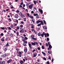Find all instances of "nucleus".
Segmentation results:
<instances>
[{
	"instance_id": "obj_1",
	"label": "nucleus",
	"mask_w": 64,
	"mask_h": 64,
	"mask_svg": "<svg viewBox=\"0 0 64 64\" xmlns=\"http://www.w3.org/2000/svg\"><path fill=\"white\" fill-rule=\"evenodd\" d=\"M20 15L21 17H22V18H23L25 17V14H22V12H20Z\"/></svg>"
},
{
	"instance_id": "obj_2",
	"label": "nucleus",
	"mask_w": 64,
	"mask_h": 64,
	"mask_svg": "<svg viewBox=\"0 0 64 64\" xmlns=\"http://www.w3.org/2000/svg\"><path fill=\"white\" fill-rule=\"evenodd\" d=\"M7 56V54H4L2 55L1 56V57H2V58H4L5 57H6Z\"/></svg>"
},
{
	"instance_id": "obj_3",
	"label": "nucleus",
	"mask_w": 64,
	"mask_h": 64,
	"mask_svg": "<svg viewBox=\"0 0 64 64\" xmlns=\"http://www.w3.org/2000/svg\"><path fill=\"white\" fill-rule=\"evenodd\" d=\"M34 35H33L32 36H31V37H32V39H33L34 40H37V38H34Z\"/></svg>"
},
{
	"instance_id": "obj_4",
	"label": "nucleus",
	"mask_w": 64,
	"mask_h": 64,
	"mask_svg": "<svg viewBox=\"0 0 64 64\" xmlns=\"http://www.w3.org/2000/svg\"><path fill=\"white\" fill-rule=\"evenodd\" d=\"M37 55V53L35 52L33 54V57H36Z\"/></svg>"
},
{
	"instance_id": "obj_5",
	"label": "nucleus",
	"mask_w": 64,
	"mask_h": 64,
	"mask_svg": "<svg viewBox=\"0 0 64 64\" xmlns=\"http://www.w3.org/2000/svg\"><path fill=\"white\" fill-rule=\"evenodd\" d=\"M33 4H32L31 5H30L28 7L30 9H32V7H33Z\"/></svg>"
},
{
	"instance_id": "obj_6",
	"label": "nucleus",
	"mask_w": 64,
	"mask_h": 64,
	"mask_svg": "<svg viewBox=\"0 0 64 64\" xmlns=\"http://www.w3.org/2000/svg\"><path fill=\"white\" fill-rule=\"evenodd\" d=\"M14 17L15 18H16V19H17L19 17V16L17 14H15L14 16Z\"/></svg>"
},
{
	"instance_id": "obj_7",
	"label": "nucleus",
	"mask_w": 64,
	"mask_h": 64,
	"mask_svg": "<svg viewBox=\"0 0 64 64\" xmlns=\"http://www.w3.org/2000/svg\"><path fill=\"white\" fill-rule=\"evenodd\" d=\"M12 61V60L11 59H10L9 60H8L7 62H6L7 63H10Z\"/></svg>"
},
{
	"instance_id": "obj_8",
	"label": "nucleus",
	"mask_w": 64,
	"mask_h": 64,
	"mask_svg": "<svg viewBox=\"0 0 64 64\" xmlns=\"http://www.w3.org/2000/svg\"><path fill=\"white\" fill-rule=\"evenodd\" d=\"M39 11L40 12L41 14H43V10L40 8L38 9Z\"/></svg>"
},
{
	"instance_id": "obj_9",
	"label": "nucleus",
	"mask_w": 64,
	"mask_h": 64,
	"mask_svg": "<svg viewBox=\"0 0 64 64\" xmlns=\"http://www.w3.org/2000/svg\"><path fill=\"white\" fill-rule=\"evenodd\" d=\"M10 44V42H8L7 43V44L4 46V47H7V46H8L9 44Z\"/></svg>"
},
{
	"instance_id": "obj_10",
	"label": "nucleus",
	"mask_w": 64,
	"mask_h": 64,
	"mask_svg": "<svg viewBox=\"0 0 64 64\" xmlns=\"http://www.w3.org/2000/svg\"><path fill=\"white\" fill-rule=\"evenodd\" d=\"M28 46L29 47H30V48L31 49H32V48L31 47V46H32V45L31 44H29V43H28Z\"/></svg>"
},
{
	"instance_id": "obj_11",
	"label": "nucleus",
	"mask_w": 64,
	"mask_h": 64,
	"mask_svg": "<svg viewBox=\"0 0 64 64\" xmlns=\"http://www.w3.org/2000/svg\"><path fill=\"white\" fill-rule=\"evenodd\" d=\"M0 64H5V61H3L2 62H0Z\"/></svg>"
},
{
	"instance_id": "obj_12",
	"label": "nucleus",
	"mask_w": 64,
	"mask_h": 64,
	"mask_svg": "<svg viewBox=\"0 0 64 64\" xmlns=\"http://www.w3.org/2000/svg\"><path fill=\"white\" fill-rule=\"evenodd\" d=\"M33 2L34 3V4H35V5L36 4V3H37L38 2V1H35V0H33Z\"/></svg>"
},
{
	"instance_id": "obj_13",
	"label": "nucleus",
	"mask_w": 64,
	"mask_h": 64,
	"mask_svg": "<svg viewBox=\"0 0 64 64\" xmlns=\"http://www.w3.org/2000/svg\"><path fill=\"white\" fill-rule=\"evenodd\" d=\"M28 49L27 48H25L24 50V52L25 53H27V50Z\"/></svg>"
},
{
	"instance_id": "obj_14",
	"label": "nucleus",
	"mask_w": 64,
	"mask_h": 64,
	"mask_svg": "<svg viewBox=\"0 0 64 64\" xmlns=\"http://www.w3.org/2000/svg\"><path fill=\"white\" fill-rule=\"evenodd\" d=\"M40 24H41V25H43V24L44 23L43 22V20H40Z\"/></svg>"
},
{
	"instance_id": "obj_15",
	"label": "nucleus",
	"mask_w": 64,
	"mask_h": 64,
	"mask_svg": "<svg viewBox=\"0 0 64 64\" xmlns=\"http://www.w3.org/2000/svg\"><path fill=\"white\" fill-rule=\"evenodd\" d=\"M42 54H44V56H46V54L45 53L43 52H42Z\"/></svg>"
},
{
	"instance_id": "obj_16",
	"label": "nucleus",
	"mask_w": 64,
	"mask_h": 64,
	"mask_svg": "<svg viewBox=\"0 0 64 64\" xmlns=\"http://www.w3.org/2000/svg\"><path fill=\"white\" fill-rule=\"evenodd\" d=\"M43 28L44 29L46 30L47 29V28L46 26H44L43 27Z\"/></svg>"
},
{
	"instance_id": "obj_17",
	"label": "nucleus",
	"mask_w": 64,
	"mask_h": 64,
	"mask_svg": "<svg viewBox=\"0 0 64 64\" xmlns=\"http://www.w3.org/2000/svg\"><path fill=\"white\" fill-rule=\"evenodd\" d=\"M31 26H32L31 27V28H34V25H33L32 24H31Z\"/></svg>"
},
{
	"instance_id": "obj_18",
	"label": "nucleus",
	"mask_w": 64,
	"mask_h": 64,
	"mask_svg": "<svg viewBox=\"0 0 64 64\" xmlns=\"http://www.w3.org/2000/svg\"><path fill=\"white\" fill-rule=\"evenodd\" d=\"M22 41H23L24 43H26V44L27 43V41H26L25 40H22Z\"/></svg>"
},
{
	"instance_id": "obj_19",
	"label": "nucleus",
	"mask_w": 64,
	"mask_h": 64,
	"mask_svg": "<svg viewBox=\"0 0 64 64\" xmlns=\"http://www.w3.org/2000/svg\"><path fill=\"white\" fill-rule=\"evenodd\" d=\"M20 64H23V61L22 60H21L20 61Z\"/></svg>"
},
{
	"instance_id": "obj_20",
	"label": "nucleus",
	"mask_w": 64,
	"mask_h": 64,
	"mask_svg": "<svg viewBox=\"0 0 64 64\" xmlns=\"http://www.w3.org/2000/svg\"><path fill=\"white\" fill-rule=\"evenodd\" d=\"M49 48H50V49H51V48H52V46H51V44L49 45Z\"/></svg>"
},
{
	"instance_id": "obj_21",
	"label": "nucleus",
	"mask_w": 64,
	"mask_h": 64,
	"mask_svg": "<svg viewBox=\"0 0 64 64\" xmlns=\"http://www.w3.org/2000/svg\"><path fill=\"white\" fill-rule=\"evenodd\" d=\"M40 21H40L39 20H37L36 22V24H37V23H40Z\"/></svg>"
},
{
	"instance_id": "obj_22",
	"label": "nucleus",
	"mask_w": 64,
	"mask_h": 64,
	"mask_svg": "<svg viewBox=\"0 0 64 64\" xmlns=\"http://www.w3.org/2000/svg\"><path fill=\"white\" fill-rule=\"evenodd\" d=\"M32 21L33 23H35L34 22H35V19L32 18Z\"/></svg>"
},
{
	"instance_id": "obj_23",
	"label": "nucleus",
	"mask_w": 64,
	"mask_h": 64,
	"mask_svg": "<svg viewBox=\"0 0 64 64\" xmlns=\"http://www.w3.org/2000/svg\"><path fill=\"white\" fill-rule=\"evenodd\" d=\"M30 17L31 19H33V18H34V17H33V16H30Z\"/></svg>"
},
{
	"instance_id": "obj_24",
	"label": "nucleus",
	"mask_w": 64,
	"mask_h": 64,
	"mask_svg": "<svg viewBox=\"0 0 64 64\" xmlns=\"http://www.w3.org/2000/svg\"><path fill=\"white\" fill-rule=\"evenodd\" d=\"M42 49H45V48L44 47V45H43L42 46Z\"/></svg>"
},
{
	"instance_id": "obj_25",
	"label": "nucleus",
	"mask_w": 64,
	"mask_h": 64,
	"mask_svg": "<svg viewBox=\"0 0 64 64\" xmlns=\"http://www.w3.org/2000/svg\"><path fill=\"white\" fill-rule=\"evenodd\" d=\"M27 16H28V17H30V14H29L28 13H27Z\"/></svg>"
},
{
	"instance_id": "obj_26",
	"label": "nucleus",
	"mask_w": 64,
	"mask_h": 64,
	"mask_svg": "<svg viewBox=\"0 0 64 64\" xmlns=\"http://www.w3.org/2000/svg\"><path fill=\"white\" fill-rule=\"evenodd\" d=\"M32 45H33V46H35V43L34 42H32Z\"/></svg>"
},
{
	"instance_id": "obj_27",
	"label": "nucleus",
	"mask_w": 64,
	"mask_h": 64,
	"mask_svg": "<svg viewBox=\"0 0 64 64\" xmlns=\"http://www.w3.org/2000/svg\"><path fill=\"white\" fill-rule=\"evenodd\" d=\"M0 28H1L3 30H6V29H5V28H4V27H0Z\"/></svg>"
},
{
	"instance_id": "obj_28",
	"label": "nucleus",
	"mask_w": 64,
	"mask_h": 64,
	"mask_svg": "<svg viewBox=\"0 0 64 64\" xmlns=\"http://www.w3.org/2000/svg\"><path fill=\"white\" fill-rule=\"evenodd\" d=\"M33 15L34 16H37V15H38V14H33Z\"/></svg>"
},
{
	"instance_id": "obj_29",
	"label": "nucleus",
	"mask_w": 64,
	"mask_h": 64,
	"mask_svg": "<svg viewBox=\"0 0 64 64\" xmlns=\"http://www.w3.org/2000/svg\"><path fill=\"white\" fill-rule=\"evenodd\" d=\"M36 17L38 18H39V16L38 15V14L37 16H36Z\"/></svg>"
},
{
	"instance_id": "obj_30",
	"label": "nucleus",
	"mask_w": 64,
	"mask_h": 64,
	"mask_svg": "<svg viewBox=\"0 0 64 64\" xmlns=\"http://www.w3.org/2000/svg\"><path fill=\"white\" fill-rule=\"evenodd\" d=\"M10 35L11 37H13V34H10Z\"/></svg>"
},
{
	"instance_id": "obj_31",
	"label": "nucleus",
	"mask_w": 64,
	"mask_h": 64,
	"mask_svg": "<svg viewBox=\"0 0 64 64\" xmlns=\"http://www.w3.org/2000/svg\"><path fill=\"white\" fill-rule=\"evenodd\" d=\"M41 32H39L38 34V36H41Z\"/></svg>"
},
{
	"instance_id": "obj_32",
	"label": "nucleus",
	"mask_w": 64,
	"mask_h": 64,
	"mask_svg": "<svg viewBox=\"0 0 64 64\" xmlns=\"http://www.w3.org/2000/svg\"><path fill=\"white\" fill-rule=\"evenodd\" d=\"M48 59H50V60H51V57L50 56H48Z\"/></svg>"
},
{
	"instance_id": "obj_33",
	"label": "nucleus",
	"mask_w": 64,
	"mask_h": 64,
	"mask_svg": "<svg viewBox=\"0 0 64 64\" xmlns=\"http://www.w3.org/2000/svg\"><path fill=\"white\" fill-rule=\"evenodd\" d=\"M42 34L44 36H45L46 34V33H45L44 32H43L42 33Z\"/></svg>"
},
{
	"instance_id": "obj_34",
	"label": "nucleus",
	"mask_w": 64,
	"mask_h": 64,
	"mask_svg": "<svg viewBox=\"0 0 64 64\" xmlns=\"http://www.w3.org/2000/svg\"><path fill=\"white\" fill-rule=\"evenodd\" d=\"M34 43L35 44V45L36 44V45H38V42H34Z\"/></svg>"
},
{
	"instance_id": "obj_35",
	"label": "nucleus",
	"mask_w": 64,
	"mask_h": 64,
	"mask_svg": "<svg viewBox=\"0 0 64 64\" xmlns=\"http://www.w3.org/2000/svg\"><path fill=\"white\" fill-rule=\"evenodd\" d=\"M10 15L11 17H12V14L11 13H10Z\"/></svg>"
},
{
	"instance_id": "obj_36",
	"label": "nucleus",
	"mask_w": 64,
	"mask_h": 64,
	"mask_svg": "<svg viewBox=\"0 0 64 64\" xmlns=\"http://www.w3.org/2000/svg\"><path fill=\"white\" fill-rule=\"evenodd\" d=\"M20 28H23V25L21 24L20 25Z\"/></svg>"
},
{
	"instance_id": "obj_37",
	"label": "nucleus",
	"mask_w": 64,
	"mask_h": 64,
	"mask_svg": "<svg viewBox=\"0 0 64 64\" xmlns=\"http://www.w3.org/2000/svg\"><path fill=\"white\" fill-rule=\"evenodd\" d=\"M7 50V48H5L4 49V51H5V52H6V51Z\"/></svg>"
},
{
	"instance_id": "obj_38",
	"label": "nucleus",
	"mask_w": 64,
	"mask_h": 64,
	"mask_svg": "<svg viewBox=\"0 0 64 64\" xmlns=\"http://www.w3.org/2000/svg\"><path fill=\"white\" fill-rule=\"evenodd\" d=\"M16 34L17 36H19V32H17Z\"/></svg>"
},
{
	"instance_id": "obj_39",
	"label": "nucleus",
	"mask_w": 64,
	"mask_h": 64,
	"mask_svg": "<svg viewBox=\"0 0 64 64\" xmlns=\"http://www.w3.org/2000/svg\"><path fill=\"white\" fill-rule=\"evenodd\" d=\"M0 35L2 36H3L4 35V34L3 33H2L1 34H0Z\"/></svg>"
},
{
	"instance_id": "obj_40",
	"label": "nucleus",
	"mask_w": 64,
	"mask_h": 64,
	"mask_svg": "<svg viewBox=\"0 0 64 64\" xmlns=\"http://www.w3.org/2000/svg\"><path fill=\"white\" fill-rule=\"evenodd\" d=\"M18 53L20 55H21V54H22L21 52H18Z\"/></svg>"
},
{
	"instance_id": "obj_41",
	"label": "nucleus",
	"mask_w": 64,
	"mask_h": 64,
	"mask_svg": "<svg viewBox=\"0 0 64 64\" xmlns=\"http://www.w3.org/2000/svg\"><path fill=\"white\" fill-rule=\"evenodd\" d=\"M46 35H47V37H49V34L47 33L46 34Z\"/></svg>"
},
{
	"instance_id": "obj_42",
	"label": "nucleus",
	"mask_w": 64,
	"mask_h": 64,
	"mask_svg": "<svg viewBox=\"0 0 64 64\" xmlns=\"http://www.w3.org/2000/svg\"><path fill=\"white\" fill-rule=\"evenodd\" d=\"M1 40H4V38H1Z\"/></svg>"
},
{
	"instance_id": "obj_43",
	"label": "nucleus",
	"mask_w": 64,
	"mask_h": 64,
	"mask_svg": "<svg viewBox=\"0 0 64 64\" xmlns=\"http://www.w3.org/2000/svg\"><path fill=\"white\" fill-rule=\"evenodd\" d=\"M38 50H40V48L39 47H38Z\"/></svg>"
},
{
	"instance_id": "obj_44",
	"label": "nucleus",
	"mask_w": 64,
	"mask_h": 64,
	"mask_svg": "<svg viewBox=\"0 0 64 64\" xmlns=\"http://www.w3.org/2000/svg\"><path fill=\"white\" fill-rule=\"evenodd\" d=\"M40 36H42V37H44V35L42 34H41Z\"/></svg>"
},
{
	"instance_id": "obj_45",
	"label": "nucleus",
	"mask_w": 64,
	"mask_h": 64,
	"mask_svg": "<svg viewBox=\"0 0 64 64\" xmlns=\"http://www.w3.org/2000/svg\"><path fill=\"white\" fill-rule=\"evenodd\" d=\"M13 26H14L13 25H12L10 26V27L11 28H12L13 27Z\"/></svg>"
},
{
	"instance_id": "obj_46",
	"label": "nucleus",
	"mask_w": 64,
	"mask_h": 64,
	"mask_svg": "<svg viewBox=\"0 0 64 64\" xmlns=\"http://www.w3.org/2000/svg\"><path fill=\"white\" fill-rule=\"evenodd\" d=\"M23 45L24 46H26V44L25 43H23Z\"/></svg>"
},
{
	"instance_id": "obj_47",
	"label": "nucleus",
	"mask_w": 64,
	"mask_h": 64,
	"mask_svg": "<svg viewBox=\"0 0 64 64\" xmlns=\"http://www.w3.org/2000/svg\"><path fill=\"white\" fill-rule=\"evenodd\" d=\"M43 59H44V60H46V58L45 57H44L43 58Z\"/></svg>"
},
{
	"instance_id": "obj_48",
	"label": "nucleus",
	"mask_w": 64,
	"mask_h": 64,
	"mask_svg": "<svg viewBox=\"0 0 64 64\" xmlns=\"http://www.w3.org/2000/svg\"><path fill=\"white\" fill-rule=\"evenodd\" d=\"M30 53H31V52H28L27 53V54H30Z\"/></svg>"
},
{
	"instance_id": "obj_49",
	"label": "nucleus",
	"mask_w": 64,
	"mask_h": 64,
	"mask_svg": "<svg viewBox=\"0 0 64 64\" xmlns=\"http://www.w3.org/2000/svg\"><path fill=\"white\" fill-rule=\"evenodd\" d=\"M16 28L17 29H19L20 28L19 27V26H17L16 27Z\"/></svg>"
},
{
	"instance_id": "obj_50",
	"label": "nucleus",
	"mask_w": 64,
	"mask_h": 64,
	"mask_svg": "<svg viewBox=\"0 0 64 64\" xmlns=\"http://www.w3.org/2000/svg\"><path fill=\"white\" fill-rule=\"evenodd\" d=\"M41 24H40L38 25V26H41Z\"/></svg>"
},
{
	"instance_id": "obj_51",
	"label": "nucleus",
	"mask_w": 64,
	"mask_h": 64,
	"mask_svg": "<svg viewBox=\"0 0 64 64\" xmlns=\"http://www.w3.org/2000/svg\"><path fill=\"white\" fill-rule=\"evenodd\" d=\"M44 24H46V22L44 20Z\"/></svg>"
},
{
	"instance_id": "obj_52",
	"label": "nucleus",
	"mask_w": 64,
	"mask_h": 64,
	"mask_svg": "<svg viewBox=\"0 0 64 64\" xmlns=\"http://www.w3.org/2000/svg\"><path fill=\"white\" fill-rule=\"evenodd\" d=\"M16 13H19V10H17L16 11Z\"/></svg>"
},
{
	"instance_id": "obj_53",
	"label": "nucleus",
	"mask_w": 64,
	"mask_h": 64,
	"mask_svg": "<svg viewBox=\"0 0 64 64\" xmlns=\"http://www.w3.org/2000/svg\"><path fill=\"white\" fill-rule=\"evenodd\" d=\"M48 54H50V53H51V52H50V51H48Z\"/></svg>"
},
{
	"instance_id": "obj_54",
	"label": "nucleus",
	"mask_w": 64,
	"mask_h": 64,
	"mask_svg": "<svg viewBox=\"0 0 64 64\" xmlns=\"http://www.w3.org/2000/svg\"><path fill=\"white\" fill-rule=\"evenodd\" d=\"M46 47H48V44H46Z\"/></svg>"
},
{
	"instance_id": "obj_55",
	"label": "nucleus",
	"mask_w": 64,
	"mask_h": 64,
	"mask_svg": "<svg viewBox=\"0 0 64 64\" xmlns=\"http://www.w3.org/2000/svg\"><path fill=\"white\" fill-rule=\"evenodd\" d=\"M35 51H36V50H35V49L33 50H32V53H33V52H35Z\"/></svg>"
},
{
	"instance_id": "obj_56",
	"label": "nucleus",
	"mask_w": 64,
	"mask_h": 64,
	"mask_svg": "<svg viewBox=\"0 0 64 64\" xmlns=\"http://www.w3.org/2000/svg\"><path fill=\"white\" fill-rule=\"evenodd\" d=\"M9 20H10V21H12V20H11V18H10L8 19Z\"/></svg>"
},
{
	"instance_id": "obj_57",
	"label": "nucleus",
	"mask_w": 64,
	"mask_h": 64,
	"mask_svg": "<svg viewBox=\"0 0 64 64\" xmlns=\"http://www.w3.org/2000/svg\"><path fill=\"white\" fill-rule=\"evenodd\" d=\"M46 63L48 64H50V63L49 62V61L47 62Z\"/></svg>"
},
{
	"instance_id": "obj_58",
	"label": "nucleus",
	"mask_w": 64,
	"mask_h": 64,
	"mask_svg": "<svg viewBox=\"0 0 64 64\" xmlns=\"http://www.w3.org/2000/svg\"><path fill=\"white\" fill-rule=\"evenodd\" d=\"M20 5H23V2H21V3L20 4Z\"/></svg>"
},
{
	"instance_id": "obj_59",
	"label": "nucleus",
	"mask_w": 64,
	"mask_h": 64,
	"mask_svg": "<svg viewBox=\"0 0 64 64\" xmlns=\"http://www.w3.org/2000/svg\"><path fill=\"white\" fill-rule=\"evenodd\" d=\"M21 24H24V22L21 21Z\"/></svg>"
},
{
	"instance_id": "obj_60",
	"label": "nucleus",
	"mask_w": 64,
	"mask_h": 64,
	"mask_svg": "<svg viewBox=\"0 0 64 64\" xmlns=\"http://www.w3.org/2000/svg\"><path fill=\"white\" fill-rule=\"evenodd\" d=\"M9 30H12V28L10 27H9Z\"/></svg>"
},
{
	"instance_id": "obj_61",
	"label": "nucleus",
	"mask_w": 64,
	"mask_h": 64,
	"mask_svg": "<svg viewBox=\"0 0 64 64\" xmlns=\"http://www.w3.org/2000/svg\"><path fill=\"white\" fill-rule=\"evenodd\" d=\"M4 33H6L7 32V31H6V30H4Z\"/></svg>"
},
{
	"instance_id": "obj_62",
	"label": "nucleus",
	"mask_w": 64,
	"mask_h": 64,
	"mask_svg": "<svg viewBox=\"0 0 64 64\" xmlns=\"http://www.w3.org/2000/svg\"><path fill=\"white\" fill-rule=\"evenodd\" d=\"M25 40H27V39H28V38L26 37H25Z\"/></svg>"
},
{
	"instance_id": "obj_63",
	"label": "nucleus",
	"mask_w": 64,
	"mask_h": 64,
	"mask_svg": "<svg viewBox=\"0 0 64 64\" xmlns=\"http://www.w3.org/2000/svg\"><path fill=\"white\" fill-rule=\"evenodd\" d=\"M31 13L32 14H33V13H34V11H32L31 12Z\"/></svg>"
},
{
	"instance_id": "obj_64",
	"label": "nucleus",
	"mask_w": 64,
	"mask_h": 64,
	"mask_svg": "<svg viewBox=\"0 0 64 64\" xmlns=\"http://www.w3.org/2000/svg\"><path fill=\"white\" fill-rule=\"evenodd\" d=\"M12 64H16V62H14V63Z\"/></svg>"
}]
</instances>
